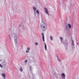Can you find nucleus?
<instances>
[{"mask_svg": "<svg viewBox=\"0 0 79 79\" xmlns=\"http://www.w3.org/2000/svg\"><path fill=\"white\" fill-rule=\"evenodd\" d=\"M11 35L13 37L14 41L18 40V36L17 33L14 29H12L11 30Z\"/></svg>", "mask_w": 79, "mask_h": 79, "instance_id": "1", "label": "nucleus"}, {"mask_svg": "<svg viewBox=\"0 0 79 79\" xmlns=\"http://www.w3.org/2000/svg\"><path fill=\"white\" fill-rule=\"evenodd\" d=\"M41 29L43 31H45L47 29V25L44 22H42L40 25Z\"/></svg>", "mask_w": 79, "mask_h": 79, "instance_id": "2", "label": "nucleus"}, {"mask_svg": "<svg viewBox=\"0 0 79 79\" xmlns=\"http://www.w3.org/2000/svg\"><path fill=\"white\" fill-rule=\"evenodd\" d=\"M71 44H72V48L73 49H74L75 47V44H74V41L72 39L71 40Z\"/></svg>", "mask_w": 79, "mask_h": 79, "instance_id": "3", "label": "nucleus"}, {"mask_svg": "<svg viewBox=\"0 0 79 79\" xmlns=\"http://www.w3.org/2000/svg\"><path fill=\"white\" fill-rule=\"evenodd\" d=\"M66 29H68V27L69 29H71V25L69 23H67L66 24Z\"/></svg>", "mask_w": 79, "mask_h": 79, "instance_id": "4", "label": "nucleus"}, {"mask_svg": "<svg viewBox=\"0 0 79 79\" xmlns=\"http://www.w3.org/2000/svg\"><path fill=\"white\" fill-rule=\"evenodd\" d=\"M44 11L47 15H49V13L48 12V10L47 9V8L45 7L44 8Z\"/></svg>", "mask_w": 79, "mask_h": 79, "instance_id": "5", "label": "nucleus"}, {"mask_svg": "<svg viewBox=\"0 0 79 79\" xmlns=\"http://www.w3.org/2000/svg\"><path fill=\"white\" fill-rule=\"evenodd\" d=\"M1 76H2V77H3V79H6V75L5 74V73L2 74Z\"/></svg>", "mask_w": 79, "mask_h": 79, "instance_id": "6", "label": "nucleus"}, {"mask_svg": "<svg viewBox=\"0 0 79 79\" xmlns=\"http://www.w3.org/2000/svg\"><path fill=\"white\" fill-rule=\"evenodd\" d=\"M61 77L63 79H65V75L64 73H62L61 74Z\"/></svg>", "mask_w": 79, "mask_h": 79, "instance_id": "7", "label": "nucleus"}, {"mask_svg": "<svg viewBox=\"0 0 79 79\" xmlns=\"http://www.w3.org/2000/svg\"><path fill=\"white\" fill-rule=\"evenodd\" d=\"M42 39L43 41H45V38L44 37V34L43 33H42Z\"/></svg>", "mask_w": 79, "mask_h": 79, "instance_id": "8", "label": "nucleus"}, {"mask_svg": "<svg viewBox=\"0 0 79 79\" xmlns=\"http://www.w3.org/2000/svg\"><path fill=\"white\" fill-rule=\"evenodd\" d=\"M59 39L60 40V42H62V41H63V38L62 36H60L59 37Z\"/></svg>", "mask_w": 79, "mask_h": 79, "instance_id": "9", "label": "nucleus"}, {"mask_svg": "<svg viewBox=\"0 0 79 79\" xmlns=\"http://www.w3.org/2000/svg\"><path fill=\"white\" fill-rule=\"evenodd\" d=\"M49 38L50 39V40H51V41H52V40H53V36H50L49 37Z\"/></svg>", "mask_w": 79, "mask_h": 79, "instance_id": "10", "label": "nucleus"}, {"mask_svg": "<svg viewBox=\"0 0 79 79\" xmlns=\"http://www.w3.org/2000/svg\"><path fill=\"white\" fill-rule=\"evenodd\" d=\"M8 37H9V39L10 40H12V38H11V35H8Z\"/></svg>", "mask_w": 79, "mask_h": 79, "instance_id": "11", "label": "nucleus"}, {"mask_svg": "<svg viewBox=\"0 0 79 79\" xmlns=\"http://www.w3.org/2000/svg\"><path fill=\"white\" fill-rule=\"evenodd\" d=\"M44 49L45 50H47V45L45 43H44Z\"/></svg>", "mask_w": 79, "mask_h": 79, "instance_id": "12", "label": "nucleus"}, {"mask_svg": "<svg viewBox=\"0 0 79 79\" xmlns=\"http://www.w3.org/2000/svg\"><path fill=\"white\" fill-rule=\"evenodd\" d=\"M33 9L34 10V11H36V10H37V8L35 7H33Z\"/></svg>", "mask_w": 79, "mask_h": 79, "instance_id": "13", "label": "nucleus"}, {"mask_svg": "<svg viewBox=\"0 0 79 79\" xmlns=\"http://www.w3.org/2000/svg\"><path fill=\"white\" fill-rule=\"evenodd\" d=\"M36 13H37V14H39L40 12H39V10H37L36 11Z\"/></svg>", "mask_w": 79, "mask_h": 79, "instance_id": "14", "label": "nucleus"}, {"mask_svg": "<svg viewBox=\"0 0 79 79\" xmlns=\"http://www.w3.org/2000/svg\"><path fill=\"white\" fill-rule=\"evenodd\" d=\"M58 79V77L57 76H55L54 77V79Z\"/></svg>", "mask_w": 79, "mask_h": 79, "instance_id": "15", "label": "nucleus"}, {"mask_svg": "<svg viewBox=\"0 0 79 79\" xmlns=\"http://www.w3.org/2000/svg\"><path fill=\"white\" fill-rule=\"evenodd\" d=\"M20 71H21V72H22V71H23V69H22L21 68H20Z\"/></svg>", "mask_w": 79, "mask_h": 79, "instance_id": "16", "label": "nucleus"}, {"mask_svg": "<svg viewBox=\"0 0 79 79\" xmlns=\"http://www.w3.org/2000/svg\"><path fill=\"white\" fill-rule=\"evenodd\" d=\"M35 45H36L37 46L39 45V43L37 42H35Z\"/></svg>", "mask_w": 79, "mask_h": 79, "instance_id": "17", "label": "nucleus"}, {"mask_svg": "<svg viewBox=\"0 0 79 79\" xmlns=\"http://www.w3.org/2000/svg\"><path fill=\"white\" fill-rule=\"evenodd\" d=\"M15 43L16 44H18V41L17 40L16 41H14Z\"/></svg>", "mask_w": 79, "mask_h": 79, "instance_id": "18", "label": "nucleus"}, {"mask_svg": "<svg viewBox=\"0 0 79 79\" xmlns=\"http://www.w3.org/2000/svg\"><path fill=\"white\" fill-rule=\"evenodd\" d=\"M26 53H29V50H26Z\"/></svg>", "mask_w": 79, "mask_h": 79, "instance_id": "19", "label": "nucleus"}, {"mask_svg": "<svg viewBox=\"0 0 79 79\" xmlns=\"http://www.w3.org/2000/svg\"><path fill=\"white\" fill-rule=\"evenodd\" d=\"M58 61H59V62H61V60L59 58H58Z\"/></svg>", "mask_w": 79, "mask_h": 79, "instance_id": "20", "label": "nucleus"}, {"mask_svg": "<svg viewBox=\"0 0 79 79\" xmlns=\"http://www.w3.org/2000/svg\"><path fill=\"white\" fill-rule=\"evenodd\" d=\"M27 50H30V48H27Z\"/></svg>", "mask_w": 79, "mask_h": 79, "instance_id": "21", "label": "nucleus"}, {"mask_svg": "<svg viewBox=\"0 0 79 79\" xmlns=\"http://www.w3.org/2000/svg\"><path fill=\"white\" fill-rule=\"evenodd\" d=\"M29 67H30V70H31V69H32V67L30 66Z\"/></svg>", "mask_w": 79, "mask_h": 79, "instance_id": "22", "label": "nucleus"}, {"mask_svg": "<svg viewBox=\"0 0 79 79\" xmlns=\"http://www.w3.org/2000/svg\"><path fill=\"white\" fill-rule=\"evenodd\" d=\"M0 66L1 68H2L3 67V66L1 64H0Z\"/></svg>", "mask_w": 79, "mask_h": 79, "instance_id": "23", "label": "nucleus"}, {"mask_svg": "<svg viewBox=\"0 0 79 79\" xmlns=\"http://www.w3.org/2000/svg\"><path fill=\"white\" fill-rule=\"evenodd\" d=\"M27 60H26L24 61V63H27Z\"/></svg>", "mask_w": 79, "mask_h": 79, "instance_id": "24", "label": "nucleus"}, {"mask_svg": "<svg viewBox=\"0 0 79 79\" xmlns=\"http://www.w3.org/2000/svg\"><path fill=\"white\" fill-rule=\"evenodd\" d=\"M2 61V59H1V60H0V61Z\"/></svg>", "mask_w": 79, "mask_h": 79, "instance_id": "25", "label": "nucleus"}, {"mask_svg": "<svg viewBox=\"0 0 79 79\" xmlns=\"http://www.w3.org/2000/svg\"><path fill=\"white\" fill-rule=\"evenodd\" d=\"M77 45H78V43H77Z\"/></svg>", "mask_w": 79, "mask_h": 79, "instance_id": "26", "label": "nucleus"}, {"mask_svg": "<svg viewBox=\"0 0 79 79\" xmlns=\"http://www.w3.org/2000/svg\"><path fill=\"white\" fill-rule=\"evenodd\" d=\"M57 58H58H58H58V56H57Z\"/></svg>", "mask_w": 79, "mask_h": 79, "instance_id": "27", "label": "nucleus"}, {"mask_svg": "<svg viewBox=\"0 0 79 79\" xmlns=\"http://www.w3.org/2000/svg\"><path fill=\"white\" fill-rule=\"evenodd\" d=\"M19 26H21V25H19Z\"/></svg>", "mask_w": 79, "mask_h": 79, "instance_id": "28", "label": "nucleus"}]
</instances>
